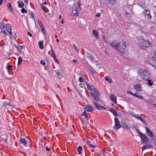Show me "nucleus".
I'll return each mask as SVG.
<instances>
[{"mask_svg": "<svg viewBox=\"0 0 156 156\" xmlns=\"http://www.w3.org/2000/svg\"><path fill=\"white\" fill-rule=\"evenodd\" d=\"M0 28L1 30L2 31V30L4 29L5 28V26L4 24L3 21H2L0 23Z\"/></svg>", "mask_w": 156, "mask_h": 156, "instance_id": "4be33fe9", "label": "nucleus"}, {"mask_svg": "<svg viewBox=\"0 0 156 156\" xmlns=\"http://www.w3.org/2000/svg\"><path fill=\"white\" fill-rule=\"evenodd\" d=\"M92 102L93 104L95 105V107L97 109L99 110L106 109V108L105 107L101 105H99L95 101H93Z\"/></svg>", "mask_w": 156, "mask_h": 156, "instance_id": "6e6552de", "label": "nucleus"}, {"mask_svg": "<svg viewBox=\"0 0 156 156\" xmlns=\"http://www.w3.org/2000/svg\"><path fill=\"white\" fill-rule=\"evenodd\" d=\"M40 63L42 65L44 66L45 65V62L43 60H41Z\"/></svg>", "mask_w": 156, "mask_h": 156, "instance_id": "37998d69", "label": "nucleus"}, {"mask_svg": "<svg viewBox=\"0 0 156 156\" xmlns=\"http://www.w3.org/2000/svg\"><path fill=\"white\" fill-rule=\"evenodd\" d=\"M12 67V66H11V65H9L7 66V68L9 69H11Z\"/></svg>", "mask_w": 156, "mask_h": 156, "instance_id": "de8ad7c7", "label": "nucleus"}, {"mask_svg": "<svg viewBox=\"0 0 156 156\" xmlns=\"http://www.w3.org/2000/svg\"><path fill=\"white\" fill-rule=\"evenodd\" d=\"M3 2V0H0V5L2 4Z\"/></svg>", "mask_w": 156, "mask_h": 156, "instance_id": "338daca9", "label": "nucleus"}, {"mask_svg": "<svg viewBox=\"0 0 156 156\" xmlns=\"http://www.w3.org/2000/svg\"><path fill=\"white\" fill-rule=\"evenodd\" d=\"M109 111L111 112L115 116H117V113L116 111L113 108H110L109 109Z\"/></svg>", "mask_w": 156, "mask_h": 156, "instance_id": "412c9836", "label": "nucleus"}, {"mask_svg": "<svg viewBox=\"0 0 156 156\" xmlns=\"http://www.w3.org/2000/svg\"><path fill=\"white\" fill-rule=\"evenodd\" d=\"M127 93L128 94H129L131 95H133L134 94V93H133L132 92H131L130 91H127Z\"/></svg>", "mask_w": 156, "mask_h": 156, "instance_id": "3c124183", "label": "nucleus"}, {"mask_svg": "<svg viewBox=\"0 0 156 156\" xmlns=\"http://www.w3.org/2000/svg\"><path fill=\"white\" fill-rule=\"evenodd\" d=\"M41 32H42L44 33V27H41Z\"/></svg>", "mask_w": 156, "mask_h": 156, "instance_id": "6e6d98bb", "label": "nucleus"}, {"mask_svg": "<svg viewBox=\"0 0 156 156\" xmlns=\"http://www.w3.org/2000/svg\"><path fill=\"white\" fill-rule=\"evenodd\" d=\"M140 43L142 44L146 47H149L151 46L150 42L148 40H144L143 39L140 40L139 41Z\"/></svg>", "mask_w": 156, "mask_h": 156, "instance_id": "20e7f679", "label": "nucleus"}, {"mask_svg": "<svg viewBox=\"0 0 156 156\" xmlns=\"http://www.w3.org/2000/svg\"><path fill=\"white\" fill-rule=\"evenodd\" d=\"M136 93L139 92L141 90L140 86L139 84L136 85L134 87Z\"/></svg>", "mask_w": 156, "mask_h": 156, "instance_id": "4468645a", "label": "nucleus"}, {"mask_svg": "<svg viewBox=\"0 0 156 156\" xmlns=\"http://www.w3.org/2000/svg\"><path fill=\"white\" fill-rule=\"evenodd\" d=\"M126 43L123 41H122L116 44L113 43L110 44V45L115 49L120 52H123L126 48Z\"/></svg>", "mask_w": 156, "mask_h": 156, "instance_id": "f257e3e1", "label": "nucleus"}, {"mask_svg": "<svg viewBox=\"0 0 156 156\" xmlns=\"http://www.w3.org/2000/svg\"><path fill=\"white\" fill-rule=\"evenodd\" d=\"M3 105L5 106L7 109H11L12 108V105L9 102H4L3 104Z\"/></svg>", "mask_w": 156, "mask_h": 156, "instance_id": "9b49d317", "label": "nucleus"}, {"mask_svg": "<svg viewBox=\"0 0 156 156\" xmlns=\"http://www.w3.org/2000/svg\"><path fill=\"white\" fill-rule=\"evenodd\" d=\"M38 24L41 27H43V25L41 20H39L38 21Z\"/></svg>", "mask_w": 156, "mask_h": 156, "instance_id": "a19ab883", "label": "nucleus"}, {"mask_svg": "<svg viewBox=\"0 0 156 156\" xmlns=\"http://www.w3.org/2000/svg\"><path fill=\"white\" fill-rule=\"evenodd\" d=\"M123 127L124 129H127L128 130H129L130 129V127L128 125L126 124L125 123L123 124Z\"/></svg>", "mask_w": 156, "mask_h": 156, "instance_id": "c756f323", "label": "nucleus"}, {"mask_svg": "<svg viewBox=\"0 0 156 156\" xmlns=\"http://www.w3.org/2000/svg\"><path fill=\"white\" fill-rule=\"evenodd\" d=\"M87 89L90 90L92 91L93 89L94 88V87L92 85H90L88 84H86Z\"/></svg>", "mask_w": 156, "mask_h": 156, "instance_id": "5701e85b", "label": "nucleus"}, {"mask_svg": "<svg viewBox=\"0 0 156 156\" xmlns=\"http://www.w3.org/2000/svg\"><path fill=\"white\" fill-rule=\"evenodd\" d=\"M98 95L99 94H93L90 95L93 97L94 99V100L97 101L99 99V98L98 96Z\"/></svg>", "mask_w": 156, "mask_h": 156, "instance_id": "cd10ccee", "label": "nucleus"}, {"mask_svg": "<svg viewBox=\"0 0 156 156\" xmlns=\"http://www.w3.org/2000/svg\"><path fill=\"white\" fill-rule=\"evenodd\" d=\"M22 61L23 60L20 57H19L18 58V65H20L22 62Z\"/></svg>", "mask_w": 156, "mask_h": 156, "instance_id": "c9c22d12", "label": "nucleus"}, {"mask_svg": "<svg viewBox=\"0 0 156 156\" xmlns=\"http://www.w3.org/2000/svg\"><path fill=\"white\" fill-rule=\"evenodd\" d=\"M140 75L142 79L146 80L149 78L150 73L148 71L141 70L139 71Z\"/></svg>", "mask_w": 156, "mask_h": 156, "instance_id": "f03ea898", "label": "nucleus"}, {"mask_svg": "<svg viewBox=\"0 0 156 156\" xmlns=\"http://www.w3.org/2000/svg\"><path fill=\"white\" fill-rule=\"evenodd\" d=\"M87 143V145L90 147H92L93 148H95L96 147V146L94 145H93L92 144H91L89 143Z\"/></svg>", "mask_w": 156, "mask_h": 156, "instance_id": "72a5a7b5", "label": "nucleus"}, {"mask_svg": "<svg viewBox=\"0 0 156 156\" xmlns=\"http://www.w3.org/2000/svg\"><path fill=\"white\" fill-rule=\"evenodd\" d=\"M115 125L113 128H115L116 130H118L121 127V126L118 119L116 117L115 118Z\"/></svg>", "mask_w": 156, "mask_h": 156, "instance_id": "39448f33", "label": "nucleus"}, {"mask_svg": "<svg viewBox=\"0 0 156 156\" xmlns=\"http://www.w3.org/2000/svg\"><path fill=\"white\" fill-rule=\"evenodd\" d=\"M29 12L30 13V16L32 18H33L34 17V15L32 13V12H31L30 11Z\"/></svg>", "mask_w": 156, "mask_h": 156, "instance_id": "49530a36", "label": "nucleus"}, {"mask_svg": "<svg viewBox=\"0 0 156 156\" xmlns=\"http://www.w3.org/2000/svg\"><path fill=\"white\" fill-rule=\"evenodd\" d=\"M76 150L78 152V153L80 154L81 151L82 150V147L81 146H79L77 148Z\"/></svg>", "mask_w": 156, "mask_h": 156, "instance_id": "c85d7f7f", "label": "nucleus"}, {"mask_svg": "<svg viewBox=\"0 0 156 156\" xmlns=\"http://www.w3.org/2000/svg\"><path fill=\"white\" fill-rule=\"evenodd\" d=\"M73 62L75 63H76L77 62V61H76V59H74L73 60Z\"/></svg>", "mask_w": 156, "mask_h": 156, "instance_id": "69168bd1", "label": "nucleus"}, {"mask_svg": "<svg viewBox=\"0 0 156 156\" xmlns=\"http://www.w3.org/2000/svg\"><path fill=\"white\" fill-rule=\"evenodd\" d=\"M51 53L52 54V57L54 58L55 62H57V63H59V62L56 56L55 55V53H54V51L53 50L52 48H51Z\"/></svg>", "mask_w": 156, "mask_h": 156, "instance_id": "ddd939ff", "label": "nucleus"}, {"mask_svg": "<svg viewBox=\"0 0 156 156\" xmlns=\"http://www.w3.org/2000/svg\"><path fill=\"white\" fill-rule=\"evenodd\" d=\"M147 81L148 82V83L149 85L152 86L153 85V83L151 82V80H148Z\"/></svg>", "mask_w": 156, "mask_h": 156, "instance_id": "f704fd0d", "label": "nucleus"}, {"mask_svg": "<svg viewBox=\"0 0 156 156\" xmlns=\"http://www.w3.org/2000/svg\"><path fill=\"white\" fill-rule=\"evenodd\" d=\"M40 5H41V8L42 9H43L44 8V5H43V4H40Z\"/></svg>", "mask_w": 156, "mask_h": 156, "instance_id": "13d9d810", "label": "nucleus"}, {"mask_svg": "<svg viewBox=\"0 0 156 156\" xmlns=\"http://www.w3.org/2000/svg\"><path fill=\"white\" fill-rule=\"evenodd\" d=\"M96 16L99 17L100 16V13H98L95 15Z\"/></svg>", "mask_w": 156, "mask_h": 156, "instance_id": "4d7b16f0", "label": "nucleus"}, {"mask_svg": "<svg viewBox=\"0 0 156 156\" xmlns=\"http://www.w3.org/2000/svg\"><path fill=\"white\" fill-rule=\"evenodd\" d=\"M70 0H64L65 2H69Z\"/></svg>", "mask_w": 156, "mask_h": 156, "instance_id": "774afa93", "label": "nucleus"}, {"mask_svg": "<svg viewBox=\"0 0 156 156\" xmlns=\"http://www.w3.org/2000/svg\"><path fill=\"white\" fill-rule=\"evenodd\" d=\"M7 6L8 8V10L11 12V11H13V9H12L11 4L10 3H8L7 5Z\"/></svg>", "mask_w": 156, "mask_h": 156, "instance_id": "aec40b11", "label": "nucleus"}, {"mask_svg": "<svg viewBox=\"0 0 156 156\" xmlns=\"http://www.w3.org/2000/svg\"><path fill=\"white\" fill-rule=\"evenodd\" d=\"M155 29V28L154 27H151L150 28V30L151 31H153Z\"/></svg>", "mask_w": 156, "mask_h": 156, "instance_id": "864d4df0", "label": "nucleus"}, {"mask_svg": "<svg viewBox=\"0 0 156 156\" xmlns=\"http://www.w3.org/2000/svg\"><path fill=\"white\" fill-rule=\"evenodd\" d=\"M151 105L152 106H153L154 107L156 108V103L155 104H151Z\"/></svg>", "mask_w": 156, "mask_h": 156, "instance_id": "680f3d73", "label": "nucleus"}, {"mask_svg": "<svg viewBox=\"0 0 156 156\" xmlns=\"http://www.w3.org/2000/svg\"><path fill=\"white\" fill-rule=\"evenodd\" d=\"M92 34L93 36H95V37L98 39V32L96 30H93V31Z\"/></svg>", "mask_w": 156, "mask_h": 156, "instance_id": "dca6fc26", "label": "nucleus"}, {"mask_svg": "<svg viewBox=\"0 0 156 156\" xmlns=\"http://www.w3.org/2000/svg\"><path fill=\"white\" fill-rule=\"evenodd\" d=\"M89 70H90L92 73H94L95 71H94V70L91 67L89 69Z\"/></svg>", "mask_w": 156, "mask_h": 156, "instance_id": "79ce46f5", "label": "nucleus"}, {"mask_svg": "<svg viewBox=\"0 0 156 156\" xmlns=\"http://www.w3.org/2000/svg\"><path fill=\"white\" fill-rule=\"evenodd\" d=\"M1 32H2V33H4L6 35H7L5 29L2 30H2H1Z\"/></svg>", "mask_w": 156, "mask_h": 156, "instance_id": "8fccbe9b", "label": "nucleus"}, {"mask_svg": "<svg viewBox=\"0 0 156 156\" xmlns=\"http://www.w3.org/2000/svg\"><path fill=\"white\" fill-rule=\"evenodd\" d=\"M18 6L20 8H23L24 5L23 3L22 2H20V1L18 2Z\"/></svg>", "mask_w": 156, "mask_h": 156, "instance_id": "bb28decb", "label": "nucleus"}, {"mask_svg": "<svg viewBox=\"0 0 156 156\" xmlns=\"http://www.w3.org/2000/svg\"><path fill=\"white\" fill-rule=\"evenodd\" d=\"M57 76L59 78H61L62 76V74L59 70H57L55 71Z\"/></svg>", "mask_w": 156, "mask_h": 156, "instance_id": "6ab92c4d", "label": "nucleus"}, {"mask_svg": "<svg viewBox=\"0 0 156 156\" xmlns=\"http://www.w3.org/2000/svg\"><path fill=\"white\" fill-rule=\"evenodd\" d=\"M90 95L99 94V93L98 90L94 88L90 92Z\"/></svg>", "mask_w": 156, "mask_h": 156, "instance_id": "2eb2a0df", "label": "nucleus"}, {"mask_svg": "<svg viewBox=\"0 0 156 156\" xmlns=\"http://www.w3.org/2000/svg\"><path fill=\"white\" fill-rule=\"evenodd\" d=\"M79 86H80V88H83V85L82 84H80V85H79Z\"/></svg>", "mask_w": 156, "mask_h": 156, "instance_id": "0e129e2a", "label": "nucleus"}, {"mask_svg": "<svg viewBox=\"0 0 156 156\" xmlns=\"http://www.w3.org/2000/svg\"><path fill=\"white\" fill-rule=\"evenodd\" d=\"M6 29L7 31L9 33V35L11 37L13 36L12 32L11 26L9 24H7L6 26Z\"/></svg>", "mask_w": 156, "mask_h": 156, "instance_id": "1a4fd4ad", "label": "nucleus"}, {"mask_svg": "<svg viewBox=\"0 0 156 156\" xmlns=\"http://www.w3.org/2000/svg\"><path fill=\"white\" fill-rule=\"evenodd\" d=\"M86 68L88 69H89L91 68V67L88 64H87L86 65Z\"/></svg>", "mask_w": 156, "mask_h": 156, "instance_id": "c03bdc74", "label": "nucleus"}, {"mask_svg": "<svg viewBox=\"0 0 156 156\" xmlns=\"http://www.w3.org/2000/svg\"><path fill=\"white\" fill-rule=\"evenodd\" d=\"M73 46L74 49H75L76 51H79L78 50L77 48L76 47L74 44H73Z\"/></svg>", "mask_w": 156, "mask_h": 156, "instance_id": "603ef678", "label": "nucleus"}, {"mask_svg": "<svg viewBox=\"0 0 156 156\" xmlns=\"http://www.w3.org/2000/svg\"><path fill=\"white\" fill-rule=\"evenodd\" d=\"M151 146L150 144H146L142 147V150L144 151L147 148H151Z\"/></svg>", "mask_w": 156, "mask_h": 156, "instance_id": "a211bd4d", "label": "nucleus"}, {"mask_svg": "<svg viewBox=\"0 0 156 156\" xmlns=\"http://www.w3.org/2000/svg\"><path fill=\"white\" fill-rule=\"evenodd\" d=\"M146 132L150 137L152 138L153 140L156 139V136L153 134L152 132L147 127L146 128Z\"/></svg>", "mask_w": 156, "mask_h": 156, "instance_id": "0eeeda50", "label": "nucleus"}, {"mask_svg": "<svg viewBox=\"0 0 156 156\" xmlns=\"http://www.w3.org/2000/svg\"><path fill=\"white\" fill-rule=\"evenodd\" d=\"M132 116L133 117H135V118H136V117H137V115H136V114H132Z\"/></svg>", "mask_w": 156, "mask_h": 156, "instance_id": "bf43d9fd", "label": "nucleus"}, {"mask_svg": "<svg viewBox=\"0 0 156 156\" xmlns=\"http://www.w3.org/2000/svg\"><path fill=\"white\" fill-rule=\"evenodd\" d=\"M43 41H40L38 42V45L41 49H42L43 48Z\"/></svg>", "mask_w": 156, "mask_h": 156, "instance_id": "b1692460", "label": "nucleus"}, {"mask_svg": "<svg viewBox=\"0 0 156 156\" xmlns=\"http://www.w3.org/2000/svg\"><path fill=\"white\" fill-rule=\"evenodd\" d=\"M125 15L127 17H130L131 16L132 14L131 13H128L127 12H126Z\"/></svg>", "mask_w": 156, "mask_h": 156, "instance_id": "2f4dec72", "label": "nucleus"}, {"mask_svg": "<svg viewBox=\"0 0 156 156\" xmlns=\"http://www.w3.org/2000/svg\"><path fill=\"white\" fill-rule=\"evenodd\" d=\"M20 142L21 144V145L24 146H28L27 143V140L23 138H21L20 140Z\"/></svg>", "mask_w": 156, "mask_h": 156, "instance_id": "9d476101", "label": "nucleus"}, {"mask_svg": "<svg viewBox=\"0 0 156 156\" xmlns=\"http://www.w3.org/2000/svg\"><path fill=\"white\" fill-rule=\"evenodd\" d=\"M109 3L113 5L115 4V0H108Z\"/></svg>", "mask_w": 156, "mask_h": 156, "instance_id": "4c0bfd02", "label": "nucleus"}, {"mask_svg": "<svg viewBox=\"0 0 156 156\" xmlns=\"http://www.w3.org/2000/svg\"><path fill=\"white\" fill-rule=\"evenodd\" d=\"M150 11L149 9H147L146 10V13L148 18H151V16L150 15Z\"/></svg>", "mask_w": 156, "mask_h": 156, "instance_id": "393cba45", "label": "nucleus"}, {"mask_svg": "<svg viewBox=\"0 0 156 156\" xmlns=\"http://www.w3.org/2000/svg\"><path fill=\"white\" fill-rule=\"evenodd\" d=\"M149 63L150 62L148 60L146 61L145 62V64H149Z\"/></svg>", "mask_w": 156, "mask_h": 156, "instance_id": "052dcab7", "label": "nucleus"}, {"mask_svg": "<svg viewBox=\"0 0 156 156\" xmlns=\"http://www.w3.org/2000/svg\"><path fill=\"white\" fill-rule=\"evenodd\" d=\"M78 9L79 10H80L81 9V7H80V6H81V5H80V2H79L78 4Z\"/></svg>", "mask_w": 156, "mask_h": 156, "instance_id": "09e8293b", "label": "nucleus"}, {"mask_svg": "<svg viewBox=\"0 0 156 156\" xmlns=\"http://www.w3.org/2000/svg\"><path fill=\"white\" fill-rule=\"evenodd\" d=\"M105 80L107 81H108L110 83H111L112 82V80L107 76L105 77Z\"/></svg>", "mask_w": 156, "mask_h": 156, "instance_id": "7c9ffc66", "label": "nucleus"}, {"mask_svg": "<svg viewBox=\"0 0 156 156\" xmlns=\"http://www.w3.org/2000/svg\"><path fill=\"white\" fill-rule=\"evenodd\" d=\"M136 119L140 120L143 123L145 124L146 123V122L144 119L140 116H137Z\"/></svg>", "mask_w": 156, "mask_h": 156, "instance_id": "a878e982", "label": "nucleus"}, {"mask_svg": "<svg viewBox=\"0 0 156 156\" xmlns=\"http://www.w3.org/2000/svg\"><path fill=\"white\" fill-rule=\"evenodd\" d=\"M80 10L78 9L77 5L74 4L72 7V11L73 14L75 16H78V11Z\"/></svg>", "mask_w": 156, "mask_h": 156, "instance_id": "423d86ee", "label": "nucleus"}, {"mask_svg": "<svg viewBox=\"0 0 156 156\" xmlns=\"http://www.w3.org/2000/svg\"><path fill=\"white\" fill-rule=\"evenodd\" d=\"M136 130L141 138V143L143 144L147 143V136L145 135L139 131L138 129H137Z\"/></svg>", "mask_w": 156, "mask_h": 156, "instance_id": "7ed1b4c3", "label": "nucleus"}, {"mask_svg": "<svg viewBox=\"0 0 156 156\" xmlns=\"http://www.w3.org/2000/svg\"><path fill=\"white\" fill-rule=\"evenodd\" d=\"M46 150L48 151H49L50 150V149L48 147H46Z\"/></svg>", "mask_w": 156, "mask_h": 156, "instance_id": "e2e57ef3", "label": "nucleus"}, {"mask_svg": "<svg viewBox=\"0 0 156 156\" xmlns=\"http://www.w3.org/2000/svg\"><path fill=\"white\" fill-rule=\"evenodd\" d=\"M110 98L113 102L115 103H117L115 97L113 94H111L110 96Z\"/></svg>", "mask_w": 156, "mask_h": 156, "instance_id": "f3484780", "label": "nucleus"}, {"mask_svg": "<svg viewBox=\"0 0 156 156\" xmlns=\"http://www.w3.org/2000/svg\"><path fill=\"white\" fill-rule=\"evenodd\" d=\"M27 33V34L28 35L30 36L31 37L32 36V34L30 32H28Z\"/></svg>", "mask_w": 156, "mask_h": 156, "instance_id": "5fc2aeb1", "label": "nucleus"}, {"mask_svg": "<svg viewBox=\"0 0 156 156\" xmlns=\"http://www.w3.org/2000/svg\"><path fill=\"white\" fill-rule=\"evenodd\" d=\"M153 59L155 61H156V51H155L153 56Z\"/></svg>", "mask_w": 156, "mask_h": 156, "instance_id": "58836bf2", "label": "nucleus"}, {"mask_svg": "<svg viewBox=\"0 0 156 156\" xmlns=\"http://www.w3.org/2000/svg\"><path fill=\"white\" fill-rule=\"evenodd\" d=\"M85 110L87 112H91L93 109V108L90 105H86L85 107Z\"/></svg>", "mask_w": 156, "mask_h": 156, "instance_id": "f8f14e48", "label": "nucleus"}, {"mask_svg": "<svg viewBox=\"0 0 156 156\" xmlns=\"http://www.w3.org/2000/svg\"><path fill=\"white\" fill-rule=\"evenodd\" d=\"M21 12L23 13H27V11L24 8H22L21 10Z\"/></svg>", "mask_w": 156, "mask_h": 156, "instance_id": "ea45409f", "label": "nucleus"}, {"mask_svg": "<svg viewBox=\"0 0 156 156\" xmlns=\"http://www.w3.org/2000/svg\"><path fill=\"white\" fill-rule=\"evenodd\" d=\"M84 80L82 77H80L79 78V81L80 82H82Z\"/></svg>", "mask_w": 156, "mask_h": 156, "instance_id": "a18cd8bd", "label": "nucleus"}, {"mask_svg": "<svg viewBox=\"0 0 156 156\" xmlns=\"http://www.w3.org/2000/svg\"><path fill=\"white\" fill-rule=\"evenodd\" d=\"M81 115H83V116H84L85 117V118L86 119H87V112L85 111H84L83 112V113Z\"/></svg>", "mask_w": 156, "mask_h": 156, "instance_id": "e433bc0d", "label": "nucleus"}, {"mask_svg": "<svg viewBox=\"0 0 156 156\" xmlns=\"http://www.w3.org/2000/svg\"><path fill=\"white\" fill-rule=\"evenodd\" d=\"M133 96L136 97L137 98H140L142 99H143V98H144V97L143 96H140L138 95H137L136 94H134Z\"/></svg>", "mask_w": 156, "mask_h": 156, "instance_id": "473e14b6", "label": "nucleus"}]
</instances>
